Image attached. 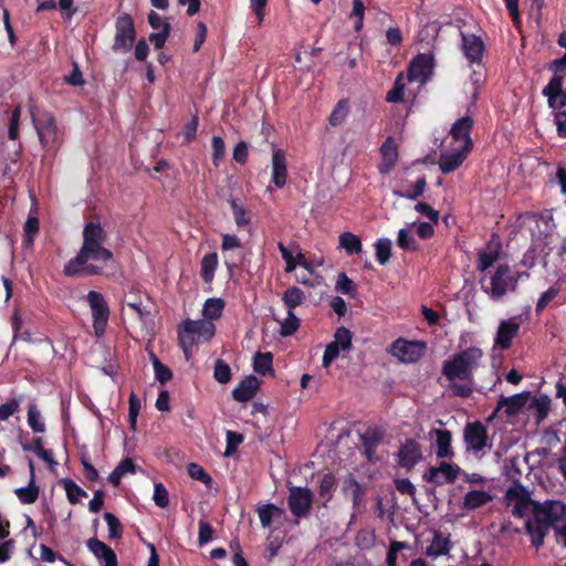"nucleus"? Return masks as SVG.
<instances>
[{"label": "nucleus", "instance_id": "obj_1", "mask_svg": "<svg viewBox=\"0 0 566 566\" xmlns=\"http://www.w3.org/2000/svg\"><path fill=\"white\" fill-rule=\"evenodd\" d=\"M82 245L78 252L63 268L67 277L112 276L114 275L115 258L106 247L107 231L98 221H88L82 231Z\"/></svg>", "mask_w": 566, "mask_h": 566}, {"label": "nucleus", "instance_id": "obj_2", "mask_svg": "<svg viewBox=\"0 0 566 566\" xmlns=\"http://www.w3.org/2000/svg\"><path fill=\"white\" fill-rule=\"evenodd\" d=\"M483 352L481 348L471 346L453 354L442 364L441 374L449 381V388L457 397L469 398L472 392L474 371L481 365Z\"/></svg>", "mask_w": 566, "mask_h": 566}, {"label": "nucleus", "instance_id": "obj_3", "mask_svg": "<svg viewBox=\"0 0 566 566\" xmlns=\"http://www.w3.org/2000/svg\"><path fill=\"white\" fill-rule=\"evenodd\" d=\"M29 113L42 148L46 151L60 148L64 134L59 127L55 116L51 112L40 111L33 103L29 105Z\"/></svg>", "mask_w": 566, "mask_h": 566}, {"label": "nucleus", "instance_id": "obj_4", "mask_svg": "<svg viewBox=\"0 0 566 566\" xmlns=\"http://www.w3.org/2000/svg\"><path fill=\"white\" fill-rule=\"evenodd\" d=\"M178 344L187 360L190 359L196 342H210L216 334V325L205 319L187 318L178 326Z\"/></svg>", "mask_w": 566, "mask_h": 566}, {"label": "nucleus", "instance_id": "obj_5", "mask_svg": "<svg viewBox=\"0 0 566 566\" xmlns=\"http://www.w3.org/2000/svg\"><path fill=\"white\" fill-rule=\"evenodd\" d=\"M517 286V277L512 275L509 264H500L491 276V286L485 287L482 284V290L486 292L492 300H500L507 291H515Z\"/></svg>", "mask_w": 566, "mask_h": 566}, {"label": "nucleus", "instance_id": "obj_6", "mask_svg": "<svg viewBox=\"0 0 566 566\" xmlns=\"http://www.w3.org/2000/svg\"><path fill=\"white\" fill-rule=\"evenodd\" d=\"M115 39L112 46L115 52H128L136 39L134 20L130 14H120L115 22Z\"/></svg>", "mask_w": 566, "mask_h": 566}, {"label": "nucleus", "instance_id": "obj_7", "mask_svg": "<svg viewBox=\"0 0 566 566\" xmlns=\"http://www.w3.org/2000/svg\"><path fill=\"white\" fill-rule=\"evenodd\" d=\"M87 302L92 311L93 328L95 335L97 337H101L105 334V329L109 318V306L105 301L103 294L97 291L88 292Z\"/></svg>", "mask_w": 566, "mask_h": 566}, {"label": "nucleus", "instance_id": "obj_8", "mask_svg": "<svg viewBox=\"0 0 566 566\" xmlns=\"http://www.w3.org/2000/svg\"><path fill=\"white\" fill-rule=\"evenodd\" d=\"M522 324V316L516 315L502 319L494 336V347L507 350L512 347L513 339L518 335Z\"/></svg>", "mask_w": 566, "mask_h": 566}, {"label": "nucleus", "instance_id": "obj_9", "mask_svg": "<svg viewBox=\"0 0 566 566\" xmlns=\"http://www.w3.org/2000/svg\"><path fill=\"white\" fill-rule=\"evenodd\" d=\"M426 347L422 340L398 338L392 343L391 353L403 363H416L424 355Z\"/></svg>", "mask_w": 566, "mask_h": 566}, {"label": "nucleus", "instance_id": "obj_10", "mask_svg": "<svg viewBox=\"0 0 566 566\" xmlns=\"http://www.w3.org/2000/svg\"><path fill=\"white\" fill-rule=\"evenodd\" d=\"M534 517L554 526L555 523L566 520V504L558 500H547L543 505L534 504Z\"/></svg>", "mask_w": 566, "mask_h": 566}, {"label": "nucleus", "instance_id": "obj_11", "mask_svg": "<svg viewBox=\"0 0 566 566\" xmlns=\"http://www.w3.org/2000/svg\"><path fill=\"white\" fill-rule=\"evenodd\" d=\"M463 439L468 450L480 452L488 446V429L481 421L469 422L464 428Z\"/></svg>", "mask_w": 566, "mask_h": 566}, {"label": "nucleus", "instance_id": "obj_12", "mask_svg": "<svg viewBox=\"0 0 566 566\" xmlns=\"http://www.w3.org/2000/svg\"><path fill=\"white\" fill-rule=\"evenodd\" d=\"M461 474V468L457 464L442 461L438 467H430L423 479L434 484L453 483Z\"/></svg>", "mask_w": 566, "mask_h": 566}, {"label": "nucleus", "instance_id": "obj_13", "mask_svg": "<svg viewBox=\"0 0 566 566\" xmlns=\"http://www.w3.org/2000/svg\"><path fill=\"white\" fill-rule=\"evenodd\" d=\"M397 457L398 464L409 471L422 460L421 446L415 439H406L400 446Z\"/></svg>", "mask_w": 566, "mask_h": 566}, {"label": "nucleus", "instance_id": "obj_14", "mask_svg": "<svg viewBox=\"0 0 566 566\" xmlns=\"http://www.w3.org/2000/svg\"><path fill=\"white\" fill-rule=\"evenodd\" d=\"M380 156L378 171L381 175H388L396 167L399 157L398 146L392 136H388L380 146Z\"/></svg>", "mask_w": 566, "mask_h": 566}, {"label": "nucleus", "instance_id": "obj_15", "mask_svg": "<svg viewBox=\"0 0 566 566\" xmlns=\"http://www.w3.org/2000/svg\"><path fill=\"white\" fill-rule=\"evenodd\" d=\"M473 119L470 116H463L457 119L451 129L450 135L455 142H461L465 150H472L473 142L471 138V130L473 128Z\"/></svg>", "mask_w": 566, "mask_h": 566}, {"label": "nucleus", "instance_id": "obj_16", "mask_svg": "<svg viewBox=\"0 0 566 566\" xmlns=\"http://www.w3.org/2000/svg\"><path fill=\"white\" fill-rule=\"evenodd\" d=\"M461 38L463 54L468 59L469 63H481L485 50L482 39L474 34H465L463 32H461Z\"/></svg>", "mask_w": 566, "mask_h": 566}, {"label": "nucleus", "instance_id": "obj_17", "mask_svg": "<svg viewBox=\"0 0 566 566\" xmlns=\"http://www.w3.org/2000/svg\"><path fill=\"white\" fill-rule=\"evenodd\" d=\"M528 398H530L528 391L516 394V395H513L510 397L502 396L500 398V400L497 401V405L493 412V416L490 417V419H492L496 415V412L502 408H505L504 412L506 413L507 417H512V416L518 413L523 409V407L526 405Z\"/></svg>", "mask_w": 566, "mask_h": 566}, {"label": "nucleus", "instance_id": "obj_18", "mask_svg": "<svg viewBox=\"0 0 566 566\" xmlns=\"http://www.w3.org/2000/svg\"><path fill=\"white\" fill-rule=\"evenodd\" d=\"M471 150L460 147L452 151H446L440 155L439 168L443 174L455 171L467 159Z\"/></svg>", "mask_w": 566, "mask_h": 566}, {"label": "nucleus", "instance_id": "obj_19", "mask_svg": "<svg viewBox=\"0 0 566 566\" xmlns=\"http://www.w3.org/2000/svg\"><path fill=\"white\" fill-rule=\"evenodd\" d=\"M271 180L279 189L286 185L287 165L285 153L282 149H275L273 151Z\"/></svg>", "mask_w": 566, "mask_h": 566}, {"label": "nucleus", "instance_id": "obj_20", "mask_svg": "<svg viewBox=\"0 0 566 566\" xmlns=\"http://www.w3.org/2000/svg\"><path fill=\"white\" fill-rule=\"evenodd\" d=\"M430 437L436 438V454L440 459H452L454 457V451L452 450V433L448 429H432L430 431Z\"/></svg>", "mask_w": 566, "mask_h": 566}, {"label": "nucleus", "instance_id": "obj_21", "mask_svg": "<svg viewBox=\"0 0 566 566\" xmlns=\"http://www.w3.org/2000/svg\"><path fill=\"white\" fill-rule=\"evenodd\" d=\"M259 387L260 380L255 376H247L232 390V397L238 402L249 401L256 395Z\"/></svg>", "mask_w": 566, "mask_h": 566}, {"label": "nucleus", "instance_id": "obj_22", "mask_svg": "<svg viewBox=\"0 0 566 566\" xmlns=\"http://www.w3.org/2000/svg\"><path fill=\"white\" fill-rule=\"evenodd\" d=\"M86 545L96 558L104 562V566H111L118 563L115 552L98 538H90Z\"/></svg>", "mask_w": 566, "mask_h": 566}, {"label": "nucleus", "instance_id": "obj_23", "mask_svg": "<svg viewBox=\"0 0 566 566\" xmlns=\"http://www.w3.org/2000/svg\"><path fill=\"white\" fill-rule=\"evenodd\" d=\"M549 525L545 523L542 518L539 520H531L528 518L525 522V531L531 535L532 545L536 548L541 547L544 543V538L549 530Z\"/></svg>", "mask_w": 566, "mask_h": 566}, {"label": "nucleus", "instance_id": "obj_24", "mask_svg": "<svg viewBox=\"0 0 566 566\" xmlns=\"http://www.w3.org/2000/svg\"><path fill=\"white\" fill-rule=\"evenodd\" d=\"M432 67V59L426 54H418L410 63L408 70L409 81H416L419 77H424L430 73Z\"/></svg>", "mask_w": 566, "mask_h": 566}, {"label": "nucleus", "instance_id": "obj_25", "mask_svg": "<svg viewBox=\"0 0 566 566\" xmlns=\"http://www.w3.org/2000/svg\"><path fill=\"white\" fill-rule=\"evenodd\" d=\"M450 549L451 542L449 535L444 536L441 532L434 531L431 543L426 549V554L430 557L437 558L439 556L447 555Z\"/></svg>", "mask_w": 566, "mask_h": 566}, {"label": "nucleus", "instance_id": "obj_26", "mask_svg": "<svg viewBox=\"0 0 566 566\" xmlns=\"http://www.w3.org/2000/svg\"><path fill=\"white\" fill-rule=\"evenodd\" d=\"M381 439L382 432L378 430H367L365 433L360 436L364 454L366 455L368 461L373 462L376 459V449Z\"/></svg>", "mask_w": 566, "mask_h": 566}, {"label": "nucleus", "instance_id": "obj_27", "mask_svg": "<svg viewBox=\"0 0 566 566\" xmlns=\"http://www.w3.org/2000/svg\"><path fill=\"white\" fill-rule=\"evenodd\" d=\"M219 264L217 252L207 253L200 262V277L207 283L211 284L214 279V273Z\"/></svg>", "mask_w": 566, "mask_h": 566}, {"label": "nucleus", "instance_id": "obj_28", "mask_svg": "<svg viewBox=\"0 0 566 566\" xmlns=\"http://www.w3.org/2000/svg\"><path fill=\"white\" fill-rule=\"evenodd\" d=\"M253 369L261 376H274L273 354L271 352L256 353L253 358Z\"/></svg>", "mask_w": 566, "mask_h": 566}, {"label": "nucleus", "instance_id": "obj_29", "mask_svg": "<svg viewBox=\"0 0 566 566\" xmlns=\"http://www.w3.org/2000/svg\"><path fill=\"white\" fill-rule=\"evenodd\" d=\"M564 77L555 74L543 90V95L547 97L549 107H555V99L563 94Z\"/></svg>", "mask_w": 566, "mask_h": 566}, {"label": "nucleus", "instance_id": "obj_30", "mask_svg": "<svg viewBox=\"0 0 566 566\" xmlns=\"http://www.w3.org/2000/svg\"><path fill=\"white\" fill-rule=\"evenodd\" d=\"M501 249H502L501 244L497 243L494 249H491V247L489 245V250L488 251L479 252V254H478V264H476L478 271L484 272L488 269H490L491 266H493V264L500 258Z\"/></svg>", "mask_w": 566, "mask_h": 566}, {"label": "nucleus", "instance_id": "obj_31", "mask_svg": "<svg viewBox=\"0 0 566 566\" xmlns=\"http://www.w3.org/2000/svg\"><path fill=\"white\" fill-rule=\"evenodd\" d=\"M233 219L239 228H244L251 223V213L244 208L240 199L231 198L229 200Z\"/></svg>", "mask_w": 566, "mask_h": 566}, {"label": "nucleus", "instance_id": "obj_32", "mask_svg": "<svg viewBox=\"0 0 566 566\" xmlns=\"http://www.w3.org/2000/svg\"><path fill=\"white\" fill-rule=\"evenodd\" d=\"M224 301L219 297H211L208 298L202 308V315L207 321L212 322L213 319H218L221 317L223 308H224Z\"/></svg>", "mask_w": 566, "mask_h": 566}, {"label": "nucleus", "instance_id": "obj_33", "mask_svg": "<svg viewBox=\"0 0 566 566\" xmlns=\"http://www.w3.org/2000/svg\"><path fill=\"white\" fill-rule=\"evenodd\" d=\"M289 509L297 518L306 517L310 514L313 497H287Z\"/></svg>", "mask_w": 566, "mask_h": 566}, {"label": "nucleus", "instance_id": "obj_34", "mask_svg": "<svg viewBox=\"0 0 566 566\" xmlns=\"http://www.w3.org/2000/svg\"><path fill=\"white\" fill-rule=\"evenodd\" d=\"M339 247L343 248L348 255L357 254L361 251V240L352 232H343L339 235Z\"/></svg>", "mask_w": 566, "mask_h": 566}, {"label": "nucleus", "instance_id": "obj_35", "mask_svg": "<svg viewBox=\"0 0 566 566\" xmlns=\"http://www.w3.org/2000/svg\"><path fill=\"white\" fill-rule=\"evenodd\" d=\"M530 409H534V416L537 422L543 421L547 418L551 410V399L546 395L535 397L532 401Z\"/></svg>", "mask_w": 566, "mask_h": 566}, {"label": "nucleus", "instance_id": "obj_36", "mask_svg": "<svg viewBox=\"0 0 566 566\" xmlns=\"http://www.w3.org/2000/svg\"><path fill=\"white\" fill-rule=\"evenodd\" d=\"M28 424L34 433H43L45 431V423L35 403L29 405Z\"/></svg>", "mask_w": 566, "mask_h": 566}, {"label": "nucleus", "instance_id": "obj_37", "mask_svg": "<svg viewBox=\"0 0 566 566\" xmlns=\"http://www.w3.org/2000/svg\"><path fill=\"white\" fill-rule=\"evenodd\" d=\"M305 300L304 292L297 286L289 287L282 296V301L286 305L289 310H294L296 306L301 305Z\"/></svg>", "mask_w": 566, "mask_h": 566}, {"label": "nucleus", "instance_id": "obj_38", "mask_svg": "<svg viewBox=\"0 0 566 566\" xmlns=\"http://www.w3.org/2000/svg\"><path fill=\"white\" fill-rule=\"evenodd\" d=\"M405 86H406V84H405V80H403V74L400 73L396 77L391 90L387 92L386 101L388 103H401V102H403Z\"/></svg>", "mask_w": 566, "mask_h": 566}, {"label": "nucleus", "instance_id": "obj_39", "mask_svg": "<svg viewBox=\"0 0 566 566\" xmlns=\"http://www.w3.org/2000/svg\"><path fill=\"white\" fill-rule=\"evenodd\" d=\"M125 304L128 308L133 311V314L136 317V319L140 322H144L146 317L150 315V311L143 306V301L137 295L125 300Z\"/></svg>", "mask_w": 566, "mask_h": 566}, {"label": "nucleus", "instance_id": "obj_40", "mask_svg": "<svg viewBox=\"0 0 566 566\" xmlns=\"http://www.w3.org/2000/svg\"><path fill=\"white\" fill-rule=\"evenodd\" d=\"M376 259L379 264L385 265L391 256V241L387 238L378 239L376 244Z\"/></svg>", "mask_w": 566, "mask_h": 566}, {"label": "nucleus", "instance_id": "obj_41", "mask_svg": "<svg viewBox=\"0 0 566 566\" xmlns=\"http://www.w3.org/2000/svg\"><path fill=\"white\" fill-rule=\"evenodd\" d=\"M348 114V103L346 99H340L329 115L328 122L332 126L340 125Z\"/></svg>", "mask_w": 566, "mask_h": 566}, {"label": "nucleus", "instance_id": "obj_42", "mask_svg": "<svg viewBox=\"0 0 566 566\" xmlns=\"http://www.w3.org/2000/svg\"><path fill=\"white\" fill-rule=\"evenodd\" d=\"M426 187H427V179L424 176H422L415 182V185H412L411 189H409L405 192L395 191V195L406 198V199H409V200H416L423 195Z\"/></svg>", "mask_w": 566, "mask_h": 566}, {"label": "nucleus", "instance_id": "obj_43", "mask_svg": "<svg viewBox=\"0 0 566 566\" xmlns=\"http://www.w3.org/2000/svg\"><path fill=\"white\" fill-rule=\"evenodd\" d=\"M213 377L220 384H227L231 380V368L223 359L216 360L213 368Z\"/></svg>", "mask_w": 566, "mask_h": 566}, {"label": "nucleus", "instance_id": "obj_44", "mask_svg": "<svg viewBox=\"0 0 566 566\" xmlns=\"http://www.w3.org/2000/svg\"><path fill=\"white\" fill-rule=\"evenodd\" d=\"M212 164L218 168L226 156V144L222 137L213 136L211 139Z\"/></svg>", "mask_w": 566, "mask_h": 566}, {"label": "nucleus", "instance_id": "obj_45", "mask_svg": "<svg viewBox=\"0 0 566 566\" xmlns=\"http://www.w3.org/2000/svg\"><path fill=\"white\" fill-rule=\"evenodd\" d=\"M397 245L405 251H417L419 244L407 229H400L397 237Z\"/></svg>", "mask_w": 566, "mask_h": 566}, {"label": "nucleus", "instance_id": "obj_46", "mask_svg": "<svg viewBox=\"0 0 566 566\" xmlns=\"http://www.w3.org/2000/svg\"><path fill=\"white\" fill-rule=\"evenodd\" d=\"M352 332L348 328L340 326L334 334L333 343L339 346L342 350H349L352 348Z\"/></svg>", "mask_w": 566, "mask_h": 566}, {"label": "nucleus", "instance_id": "obj_47", "mask_svg": "<svg viewBox=\"0 0 566 566\" xmlns=\"http://www.w3.org/2000/svg\"><path fill=\"white\" fill-rule=\"evenodd\" d=\"M300 327V319L293 313L292 310H289L287 317L282 322L280 334L283 337L293 335Z\"/></svg>", "mask_w": 566, "mask_h": 566}, {"label": "nucleus", "instance_id": "obj_48", "mask_svg": "<svg viewBox=\"0 0 566 566\" xmlns=\"http://www.w3.org/2000/svg\"><path fill=\"white\" fill-rule=\"evenodd\" d=\"M244 436L240 432L228 430L226 433V451L224 455L230 457L234 454L238 450V447L243 442Z\"/></svg>", "mask_w": 566, "mask_h": 566}, {"label": "nucleus", "instance_id": "obj_49", "mask_svg": "<svg viewBox=\"0 0 566 566\" xmlns=\"http://www.w3.org/2000/svg\"><path fill=\"white\" fill-rule=\"evenodd\" d=\"M259 518L262 524V526L266 527L270 526L272 523V518L276 515L280 516L282 511L277 506L273 504L263 505L262 507H259L258 510Z\"/></svg>", "mask_w": 566, "mask_h": 566}, {"label": "nucleus", "instance_id": "obj_50", "mask_svg": "<svg viewBox=\"0 0 566 566\" xmlns=\"http://www.w3.org/2000/svg\"><path fill=\"white\" fill-rule=\"evenodd\" d=\"M342 492L345 495H360L365 492V489L360 483L357 482L354 475L349 473L343 481Z\"/></svg>", "mask_w": 566, "mask_h": 566}, {"label": "nucleus", "instance_id": "obj_51", "mask_svg": "<svg viewBox=\"0 0 566 566\" xmlns=\"http://www.w3.org/2000/svg\"><path fill=\"white\" fill-rule=\"evenodd\" d=\"M104 520L108 526V537L111 539L120 538L123 535V526L119 520L114 514L108 512L104 514Z\"/></svg>", "mask_w": 566, "mask_h": 566}, {"label": "nucleus", "instance_id": "obj_52", "mask_svg": "<svg viewBox=\"0 0 566 566\" xmlns=\"http://www.w3.org/2000/svg\"><path fill=\"white\" fill-rule=\"evenodd\" d=\"M153 365L155 371V378L161 385L166 384L172 378V371L166 365H164L156 356L153 357Z\"/></svg>", "mask_w": 566, "mask_h": 566}, {"label": "nucleus", "instance_id": "obj_53", "mask_svg": "<svg viewBox=\"0 0 566 566\" xmlns=\"http://www.w3.org/2000/svg\"><path fill=\"white\" fill-rule=\"evenodd\" d=\"M317 482L319 483L321 495L332 493L336 490L337 480L332 472L324 473L323 475L318 474Z\"/></svg>", "mask_w": 566, "mask_h": 566}, {"label": "nucleus", "instance_id": "obj_54", "mask_svg": "<svg viewBox=\"0 0 566 566\" xmlns=\"http://www.w3.org/2000/svg\"><path fill=\"white\" fill-rule=\"evenodd\" d=\"M336 290L342 294L353 295L356 293L357 287L352 279H349L345 272H340L336 281Z\"/></svg>", "mask_w": 566, "mask_h": 566}, {"label": "nucleus", "instance_id": "obj_55", "mask_svg": "<svg viewBox=\"0 0 566 566\" xmlns=\"http://www.w3.org/2000/svg\"><path fill=\"white\" fill-rule=\"evenodd\" d=\"M21 117V105H17L11 112L10 120H9V129L8 137L11 140H15L19 138V125Z\"/></svg>", "mask_w": 566, "mask_h": 566}, {"label": "nucleus", "instance_id": "obj_56", "mask_svg": "<svg viewBox=\"0 0 566 566\" xmlns=\"http://www.w3.org/2000/svg\"><path fill=\"white\" fill-rule=\"evenodd\" d=\"M187 470L188 474L193 480H198L208 486L212 483L211 476L206 472V470L201 465L191 462L188 464Z\"/></svg>", "mask_w": 566, "mask_h": 566}, {"label": "nucleus", "instance_id": "obj_57", "mask_svg": "<svg viewBox=\"0 0 566 566\" xmlns=\"http://www.w3.org/2000/svg\"><path fill=\"white\" fill-rule=\"evenodd\" d=\"M20 408V400L10 398L4 403L0 405V421H7Z\"/></svg>", "mask_w": 566, "mask_h": 566}, {"label": "nucleus", "instance_id": "obj_58", "mask_svg": "<svg viewBox=\"0 0 566 566\" xmlns=\"http://www.w3.org/2000/svg\"><path fill=\"white\" fill-rule=\"evenodd\" d=\"M171 31V25L169 23H165L163 29L157 33H151L149 35V41L154 44V46L159 50L164 48L167 39L169 38Z\"/></svg>", "mask_w": 566, "mask_h": 566}, {"label": "nucleus", "instance_id": "obj_59", "mask_svg": "<svg viewBox=\"0 0 566 566\" xmlns=\"http://www.w3.org/2000/svg\"><path fill=\"white\" fill-rule=\"evenodd\" d=\"M559 292V289L556 286H551L547 291H545L538 298L536 304V313L539 314L544 311V308L553 301Z\"/></svg>", "mask_w": 566, "mask_h": 566}, {"label": "nucleus", "instance_id": "obj_60", "mask_svg": "<svg viewBox=\"0 0 566 566\" xmlns=\"http://www.w3.org/2000/svg\"><path fill=\"white\" fill-rule=\"evenodd\" d=\"M128 403H129V407H128L129 424L134 429L135 426H136V421H137V417H138L139 410H140V400L135 395V392H132L129 395Z\"/></svg>", "mask_w": 566, "mask_h": 566}, {"label": "nucleus", "instance_id": "obj_61", "mask_svg": "<svg viewBox=\"0 0 566 566\" xmlns=\"http://www.w3.org/2000/svg\"><path fill=\"white\" fill-rule=\"evenodd\" d=\"M403 548H407V544L405 542L392 541L390 543L389 549L387 552V557H386L387 566H396L397 565L398 553Z\"/></svg>", "mask_w": 566, "mask_h": 566}, {"label": "nucleus", "instance_id": "obj_62", "mask_svg": "<svg viewBox=\"0 0 566 566\" xmlns=\"http://www.w3.org/2000/svg\"><path fill=\"white\" fill-rule=\"evenodd\" d=\"M40 559L48 563H54L55 560H61L66 565H70V563L60 554L55 553L52 548L46 546L45 544H40Z\"/></svg>", "mask_w": 566, "mask_h": 566}, {"label": "nucleus", "instance_id": "obj_63", "mask_svg": "<svg viewBox=\"0 0 566 566\" xmlns=\"http://www.w3.org/2000/svg\"><path fill=\"white\" fill-rule=\"evenodd\" d=\"M340 350L342 348L333 342L327 344L323 354V366L328 367L339 356Z\"/></svg>", "mask_w": 566, "mask_h": 566}, {"label": "nucleus", "instance_id": "obj_64", "mask_svg": "<svg viewBox=\"0 0 566 566\" xmlns=\"http://www.w3.org/2000/svg\"><path fill=\"white\" fill-rule=\"evenodd\" d=\"M213 528L212 526L201 520L199 521V534H198V543L200 546L209 543L212 539Z\"/></svg>", "mask_w": 566, "mask_h": 566}]
</instances>
